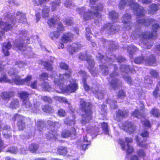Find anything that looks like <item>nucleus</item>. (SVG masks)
<instances>
[{
	"mask_svg": "<svg viewBox=\"0 0 160 160\" xmlns=\"http://www.w3.org/2000/svg\"><path fill=\"white\" fill-rule=\"evenodd\" d=\"M72 23V19L71 18H68L65 21V23L67 25H71Z\"/></svg>",
	"mask_w": 160,
	"mask_h": 160,
	"instance_id": "nucleus-64",
	"label": "nucleus"
},
{
	"mask_svg": "<svg viewBox=\"0 0 160 160\" xmlns=\"http://www.w3.org/2000/svg\"><path fill=\"white\" fill-rule=\"evenodd\" d=\"M98 0H90L91 10L88 12L85 11L84 7L78 8L76 9L77 12L78 13L83 19L88 20L95 18V23L97 24L101 20V15L99 11H101L103 9V6L101 4L98 6L95 5V3Z\"/></svg>",
	"mask_w": 160,
	"mask_h": 160,
	"instance_id": "nucleus-1",
	"label": "nucleus"
},
{
	"mask_svg": "<svg viewBox=\"0 0 160 160\" xmlns=\"http://www.w3.org/2000/svg\"><path fill=\"white\" fill-rule=\"evenodd\" d=\"M19 102L18 99H16L13 100L10 104V108H16L18 107Z\"/></svg>",
	"mask_w": 160,
	"mask_h": 160,
	"instance_id": "nucleus-37",
	"label": "nucleus"
},
{
	"mask_svg": "<svg viewBox=\"0 0 160 160\" xmlns=\"http://www.w3.org/2000/svg\"><path fill=\"white\" fill-rule=\"evenodd\" d=\"M65 114L64 110L62 109H60L58 111V115L61 117H64Z\"/></svg>",
	"mask_w": 160,
	"mask_h": 160,
	"instance_id": "nucleus-61",
	"label": "nucleus"
},
{
	"mask_svg": "<svg viewBox=\"0 0 160 160\" xmlns=\"http://www.w3.org/2000/svg\"><path fill=\"white\" fill-rule=\"evenodd\" d=\"M137 20L138 23L142 24L145 26H148L151 23V22L153 20V19H151L149 20H145V19H137Z\"/></svg>",
	"mask_w": 160,
	"mask_h": 160,
	"instance_id": "nucleus-28",
	"label": "nucleus"
},
{
	"mask_svg": "<svg viewBox=\"0 0 160 160\" xmlns=\"http://www.w3.org/2000/svg\"><path fill=\"white\" fill-rule=\"evenodd\" d=\"M116 102L115 101H113L111 103H110V107L112 109H115L117 108V106L115 104Z\"/></svg>",
	"mask_w": 160,
	"mask_h": 160,
	"instance_id": "nucleus-60",
	"label": "nucleus"
},
{
	"mask_svg": "<svg viewBox=\"0 0 160 160\" xmlns=\"http://www.w3.org/2000/svg\"><path fill=\"white\" fill-rule=\"evenodd\" d=\"M120 127L121 129L129 133L133 132L136 130V126L133 123L128 121L120 125Z\"/></svg>",
	"mask_w": 160,
	"mask_h": 160,
	"instance_id": "nucleus-12",
	"label": "nucleus"
},
{
	"mask_svg": "<svg viewBox=\"0 0 160 160\" xmlns=\"http://www.w3.org/2000/svg\"><path fill=\"white\" fill-rule=\"evenodd\" d=\"M62 76H60V80L54 81L55 85L58 87L60 90V91L56 90V91L58 93L66 92L71 93L75 92L78 88V85L76 80L74 79L70 81V83L64 87L63 84L65 80L69 79L70 77L67 79L65 78L62 79Z\"/></svg>",
	"mask_w": 160,
	"mask_h": 160,
	"instance_id": "nucleus-3",
	"label": "nucleus"
},
{
	"mask_svg": "<svg viewBox=\"0 0 160 160\" xmlns=\"http://www.w3.org/2000/svg\"><path fill=\"white\" fill-rule=\"evenodd\" d=\"M127 5L133 8L134 13L136 15L137 18H141L144 14L143 8L139 6L133 0H128L127 1L123 0H120L119 4V8L122 10Z\"/></svg>",
	"mask_w": 160,
	"mask_h": 160,
	"instance_id": "nucleus-4",
	"label": "nucleus"
},
{
	"mask_svg": "<svg viewBox=\"0 0 160 160\" xmlns=\"http://www.w3.org/2000/svg\"><path fill=\"white\" fill-rule=\"evenodd\" d=\"M7 152H10L12 153H15L17 152V149L16 148L12 147L9 148Z\"/></svg>",
	"mask_w": 160,
	"mask_h": 160,
	"instance_id": "nucleus-58",
	"label": "nucleus"
},
{
	"mask_svg": "<svg viewBox=\"0 0 160 160\" xmlns=\"http://www.w3.org/2000/svg\"><path fill=\"white\" fill-rule=\"evenodd\" d=\"M11 47V43L8 42H5L3 44L2 47V50L3 53L6 56H8L9 55L8 50Z\"/></svg>",
	"mask_w": 160,
	"mask_h": 160,
	"instance_id": "nucleus-23",
	"label": "nucleus"
},
{
	"mask_svg": "<svg viewBox=\"0 0 160 160\" xmlns=\"http://www.w3.org/2000/svg\"><path fill=\"white\" fill-rule=\"evenodd\" d=\"M86 31L87 32L86 34V37L88 40H89L91 38V36L89 35V34L91 33V30L89 28H86Z\"/></svg>",
	"mask_w": 160,
	"mask_h": 160,
	"instance_id": "nucleus-63",
	"label": "nucleus"
},
{
	"mask_svg": "<svg viewBox=\"0 0 160 160\" xmlns=\"http://www.w3.org/2000/svg\"><path fill=\"white\" fill-rule=\"evenodd\" d=\"M42 64L48 70H52V66L51 62H44Z\"/></svg>",
	"mask_w": 160,
	"mask_h": 160,
	"instance_id": "nucleus-45",
	"label": "nucleus"
},
{
	"mask_svg": "<svg viewBox=\"0 0 160 160\" xmlns=\"http://www.w3.org/2000/svg\"><path fill=\"white\" fill-rule=\"evenodd\" d=\"M131 18L130 15L127 13L123 16L122 18V21L124 24L125 28L126 29L129 30L131 28V26L133 24V23L130 22Z\"/></svg>",
	"mask_w": 160,
	"mask_h": 160,
	"instance_id": "nucleus-16",
	"label": "nucleus"
},
{
	"mask_svg": "<svg viewBox=\"0 0 160 160\" xmlns=\"http://www.w3.org/2000/svg\"><path fill=\"white\" fill-rule=\"evenodd\" d=\"M137 153L139 156L142 157H143L146 155L145 151L142 149H140L138 150L137 151Z\"/></svg>",
	"mask_w": 160,
	"mask_h": 160,
	"instance_id": "nucleus-53",
	"label": "nucleus"
},
{
	"mask_svg": "<svg viewBox=\"0 0 160 160\" xmlns=\"http://www.w3.org/2000/svg\"><path fill=\"white\" fill-rule=\"evenodd\" d=\"M115 69V71L110 75V80L111 81L110 84L111 87L114 89H116L119 87L120 85L119 81H118L116 78L118 74L116 72L117 71L116 69V66H113Z\"/></svg>",
	"mask_w": 160,
	"mask_h": 160,
	"instance_id": "nucleus-10",
	"label": "nucleus"
},
{
	"mask_svg": "<svg viewBox=\"0 0 160 160\" xmlns=\"http://www.w3.org/2000/svg\"><path fill=\"white\" fill-rule=\"evenodd\" d=\"M120 69L122 71L126 73L129 72H132L134 70V69L132 68V69L130 68L128 66L124 65L122 66L120 68Z\"/></svg>",
	"mask_w": 160,
	"mask_h": 160,
	"instance_id": "nucleus-36",
	"label": "nucleus"
},
{
	"mask_svg": "<svg viewBox=\"0 0 160 160\" xmlns=\"http://www.w3.org/2000/svg\"><path fill=\"white\" fill-rule=\"evenodd\" d=\"M109 15L110 17L112 18V20L113 22H115L117 21L118 14L116 13L114 11H112L109 12Z\"/></svg>",
	"mask_w": 160,
	"mask_h": 160,
	"instance_id": "nucleus-29",
	"label": "nucleus"
},
{
	"mask_svg": "<svg viewBox=\"0 0 160 160\" xmlns=\"http://www.w3.org/2000/svg\"><path fill=\"white\" fill-rule=\"evenodd\" d=\"M159 8L158 5L155 4H153L151 7V10H149V12L153 14L154 12L157 11Z\"/></svg>",
	"mask_w": 160,
	"mask_h": 160,
	"instance_id": "nucleus-47",
	"label": "nucleus"
},
{
	"mask_svg": "<svg viewBox=\"0 0 160 160\" xmlns=\"http://www.w3.org/2000/svg\"><path fill=\"white\" fill-rule=\"evenodd\" d=\"M57 28L58 31L52 32L50 34V37L52 39L58 38L60 34L59 31H63L64 29V28L61 22L58 23Z\"/></svg>",
	"mask_w": 160,
	"mask_h": 160,
	"instance_id": "nucleus-17",
	"label": "nucleus"
},
{
	"mask_svg": "<svg viewBox=\"0 0 160 160\" xmlns=\"http://www.w3.org/2000/svg\"><path fill=\"white\" fill-rule=\"evenodd\" d=\"M58 153L60 155H65L67 153L68 151L66 147H61L57 150Z\"/></svg>",
	"mask_w": 160,
	"mask_h": 160,
	"instance_id": "nucleus-40",
	"label": "nucleus"
},
{
	"mask_svg": "<svg viewBox=\"0 0 160 160\" xmlns=\"http://www.w3.org/2000/svg\"><path fill=\"white\" fill-rule=\"evenodd\" d=\"M48 124L51 127V129H52V128H56L58 127V123L56 122H53L51 121H49L48 122Z\"/></svg>",
	"mask_w": 160,
	"mask_h": 160,
	"instance_id": "nucleus-52",
	"label": "nucleus"
},
{
	"mask_svg": "<svg viewBox=\"0 0 160 160\" xmlns=\"http://www.w3.org/2000/svg\"><path fill=\"white\" fill-rule=\"evenodd\" d=\"M102 127L104 132L107 135H109V129L108 124L105 122H103L101 124Z\"/></svg>",
	"mask_w": 160,
	"mask_h": 160,
	"instance_id": "nucleus-35",
	"label": "nucleus"
},
{
	"mask_svg": "<svg viewBox=\"0 0 160 160\" xmlns=\"http://www.w3.org/2000/svg\"><path fill=\"white\" fill-rule=\"evenodd\" d=\"M38 146L37 144L32 143L29 146V149L32 152L35 153L38 148Z\"/></svg>",
	"mask_w": 160,
	"mask_h": 160,
	"instance_id": "nucleus-39",
	"label": "nucleus"
},
{
	"mask_svg": "<svg viewBox=\"0 0 160 160\" xmlns=\"http://www.w3.org/2000/svg\"><path fill=\"white\" fill-rule=\"evenodd\" d=\"M155 57L153 56H151L149 59L145 60L142 57L137 58L134 60V62L137 64L145 62V63L148 64L150 65H152L155 62Z\"/></svg>",
	"mask_w": 160,
	"mask_h": 160,
	"instance_id": "nucleus-14",
	"label": "nucleus"
},
{
	"mask_svg": "<svg viewBox=\"0 0 160 160\" xmlns=\"http://www.w3.org/2000/svg\"><path fill=\"white\" fill-rule=\"evenodd\" d=\"M91 103L86 102L83 100L80 101L81 107L85 113L82 116L81 123L83 125H86L89 122L91 118V111L90 110Z\"/></svg>",
	"mask_w": 160,
	"mask_h": 160,
	"instance_id": "nucleus-5",
	"label": "nucleus"
},
{
	"mask_svg": "<svg viewBox=\"0 0 160 160\" xmlns=\"http://www.w3.org/2000/svg\"><path fill=\"white\" fill-rule=\"evenodd\" d=\"M96 57L97 59H98L100 61L102 62L106 61L107 62L110 63L111 62H112V59L111 58H107V60H105L104 56L99 53H98V55H97Z\"/></svg>",
	"mask_w": 160,
	"mask_h": 160,
	"instance_id": "nucleus-34",
	"label": "nucleus"
},
{
	"mask_svg": "<svg viewBox=\"0 0 160 160\" xmlns=\"http://www.w3.org/2000/svg\"><path fill=\"white\" fill-rule=\"evenodd\" d=\"M159 28V25L156 24H154L152 26L153 33L151 34L149 32H144L142 33L138 32H135V34L134 33L131 35V37L133 39H137L138 37L141 39H149L150 38H155L154 36H156L157 30Z\"/></svg>",
	"mask_w": 160,
	"mask_h": 160,
	"instance_id": "nucleus-6",
	"label": "nucleus"
},
{
	"mask_svg": "<svg viewBox=\"0 0 160 160\" xmlns=\"http://www.w3.org/2000/svg\"><path fill=\"white\" fill-rule=\"evenodd\" d=\"M42 109L44 112H46L50 113L52 111V108L48 105L43 106L42 107Z\"/></svg>",
	"mask_w": 160,
	"mask_h": 160,
	"instance_id": "nucleus-50",
	"label": "nucleus"
},
{
	"mask_svg": "<svg viewBox=\"0 0 160 160\" xmlns=\"http://www.w3.org/2000/svg\"><path fill=\"white\" fill-rule=\"evenodd\" d=\"M49 7L48 6H45L42 10V16L43 17H48L49 16Z\"/></svg>",
	"mask_w": 160,
	"mask_h": 160,
	"instance_id": "nucleus-33",
	"label": "nucleus"
},
{
	"mask_svg": "<svg viewBox=\"0 0 160 160\" xmlns=\"http://www.w3.org/2000/svg\"><path fill=\"white\" fill-rule=\"evenodd\" d=\"M54 98L60 102L67 103L69 105L68 100L65 97L55 96H54Z\"/></svg>",
	"mask_w": 160,
	"mask_h": 160,
	"instance_id": "nucleus-32",
	"label": "nucleus"
},
{
	"mask_svg": "<svg viewBox=\"0 0 160 160\" xmlns=\"http://www.w3.org/2000/svg\"><path fill=\"white\" fill-rule=\"evenodd\" d=\"M132 115L138 118H141V122L146 128L150 127L151 125L149 122L144 118V116L141 114V112L140 113L138 110H135L134 112H132Z\"/></svg>",
	"mask_w": 160,
	"mask_h": 160,
	"instance_id": "nucleus-11",
	"label": "nucleus"
},
{
	"mask_svg": "<svg viewBox=\"0 0 160 160\" xmlns=\"http://www.w3.org/2000/svg\"><path fill=\"white\" fill-rule=\"evenodd\" d=\"M58 136L57 131L54 130L50 131L49 132L48 135H47V138L48 139H54L55 140L58 139L57 136Z\"/></svg>",
	"mask_w": 160,
	"mask_h": 160,
	"instance_id": "nucleus-26",
	"label": "nucleus"
},
{
	"mask_svg": "<svg viewBox=\"0 0 160 160\" xmlns=\"http://www.w3.org/2000/svg\"><path fill=\"white\" fill-rule=\"evenodd\" d=\"M150 113L154 117H158L160 115L159 111L155 109H152Z\"/></svg>",
	"mask_w": 160,
	"mask_h": 160,
	"instance_id": "nucleus-51",
	"label": "nucleus"
},
{
	"mask_svg": "<svg viewBox=\"0 0 160 160\" xmlns=\"http://www.w3.org/2000/svg\"><path fill=\"white\" fill-rule=\"evenodd\" d=\"M60 68L62 69H64L65 70H67V72H66V73L62 75L60 74L59 77H58V78H55V79H54V81L55 80H60V77L61 75V76H62V79L65 78H66V79H67L68 78H69L70 77V73H71V70L70 69H68V66L67 64H66L65 63L62 62L60 63Z\"/></svg>",
	"mask_w": 160,
	"mask_h": 160,
	"instance_id": "nucleus-15",
	"label": "nucleus"
},
{
	"mask_svg": "<svg viewBox=\"0 0 160 160\" xmlns=\"http://www.w3.org/2000/svg\"><path fill=\"white\" fill-rule=\"evenodd\" d=\"M80 73L82 75L83 77L82 79V83L84 89L86 91H88L90 89V88L89 86L86 83L85 78L86 76V74L85 72L82 71H80Z\"/></svg>",
	"mask_w": 160,
	"mask_h": 160,
	"instance_id": "nucleus-24",
	"label": "nucleus"
},
{
	"mask_svg": "<svg viewBox=\"0 0 160 160\" xmlns=\"http://www.w3.org/2000/svg\"><path fill=\"white\" fill-rule=\"evenodd\" d=\"M73 118L72 119H70L69 118H66L64 121L65 124L69 126H72L74 125L75 123V122L74 120L75 118L73 117Z\"/></svg>",
	"mask_w": 160,
	"mask_h": 160,
	"instance_id": "nucleus-42",
	"label": "nucleus"
},
{
	"mask_svg": "<svg viewBox=\"0 0 160 160\" xmlns=\"http://www.w3.org/2000/svg\"><path fill=\"white\" fill-rule=\"evenodd\" d=\"M118 97L119 98L122 99L125 97V93L122 90L120 91L118 95Z\"/></svg>",
	"mask_w": 160,
	"mask_h": 160,
	"instance_id": "nucleus-56",
	"label": "nucleus"
},
{
	"mask_svg": "<svg viewBox=\"0 0 160 160\" xmlns=\"http://www.w3.org/2000/svg\"><path fill=\"white\" fill-rule=\"evenodd\" d=\"M20 97L23 103L22 105L28 110L35 113H37L39 110L38 108L35 104H34V110L32 109L31 108V104L28 100V97L29 94L25 92H22L19 93Z\"/></svg>",
	"mask_w": 160,
	"mask_h": 160,
	"instance_id": "nucleus-7",
	"label": "nucleus"
},
{
	"mask_svg": "<svg viewBox=\"0 0 160 160\" xmlns=\"http://www.w3.org/2000/svg\"><path fill=\"white\" fill-rule=\"evenodd\" d=\"M16 64L20 68L24 67L26 65V63L21 61L17 62Z\"/></svg>",
	"mask_w": 160,
	"mask_h": 160,
	"instance_id": "nucleus-54",
	"label": "nucleus"
},
{
	"mask_svg": "<svg viewBox=\"0 0 160 160\" xmlns=\"http://www.w3.org/2000/svg\"><path fill=\"white\" fill-rule=\"evenodd\" d=\"M100 68L102 73L105 75H107L108 73V69L107 67L105 65H102L100 66Z\"/></svg>",
	"mask_w": 160,
	"mask_h": 160,
	"instance_id": "nucleus-44",
	"label": "nucleus"
},
{
	"mask_svg": "<svg viewBox=\"0 0 160 160\" xmlns=\"http://www.w3.org/2000/svg\"><path fill=\"white\" fill-rule=\"evenodd\" d=\"M61 2L59 0H57L54 1L52 4V10H54L58 7L59 6Z\"/></svg>",
	"mask_w": 160,
	"mask_h": 160,
	"instance_id": "nucleus-46",
	"label": "nucleus"
},
{
	"mask_svg": "<svg viewBox=\"0 0 160 160\" xmlns=\"http://www.w3.org/2000/svg\"><path fill=\"white\" fill-rule=\"evenodd\" d=\"M42 89L44 90L50 91V86L48 83L44 82L41 86Z\"/></svg>",
	"mask_w": 160,
	"mask_h": 160,
	"instance_id": "nucleus-49",
	"label": "nucleus"
},
{
	"mask_svg": "<svg viewBox=\"0 0 160 160\" xmlns=\"http://www.w3.org/2000/svg\"><path fill=\"white\" fill-rule=\"evenodd\" d=\"M82 46L79 43H73L72 45L68 46L67 47V49L70 53L72 54L78 49H80Z\"/></svg>",
	"mask_w": 160,
	"mask_h": 160,
	"instance_id": "nucleus-20",
	"label": "nucleus"
},
{
	"mask_svg": "<svg viewBox=\"0 0 160 160\" xmlns=\"http://www.w3.org/2000/svg\"><path fill=\"white\" fill-rule=\"evenodd\" d=\"M76 134V130L74 128L72 129V131L67 130H64L62 131L61 136L63 138H67L69 137H72L74 136Z\"/></svg>",
	"mask_w": 160,
	"mask_h": 160,
	"instance_id": "nucleus-21",
	"label": "nucleus"
},
{
	"mask_svg": "<svg viewBox=\"0 0 160 160\" xmlns=\"http://www.w3.org/2000/svg\"><path fill=\"white\" fill-rule=\"evenodd\" d=\"M125 140L126 143V145H125L124 141L122 140L119 139V142L121 145L122 149L123 150H125L128 154L132 153L134 151L133 148L129 144L132 142V138L126 137L125 138Z\"/></svg>",
	"mask_w": 160,
	"mask_h": 160,
	"instance_id": "nucleus-9",
	"label": "nucleus"
},
{
	"mask_svg": "<svg viewBox=\"0 0 160 160\" xmlns=\"http://www.w3.org/2000/svg\"><path fill=\"white\" fill-rule=\"evenodd\" d=\"M73 35L70 32L64 33L61 37V43L59 46L58 48L59 49L63 48L64 46L63 43L70 42L73 38Z\"/></svg>",
	"mask_w": 160,
	"mask_h": 160,
	"instance_id": "nucleus-13",
	"label": "nucleus"
},
{
	"mask_svg": "<svg viewBox=\"0 0 160 160\" xmlns=\"http://www.w3.org/2000/svg\"><path fill=\"white\" fill-rule=\"evenodd\" d=\"M107 108L105 105H102L101 107V111L100 112V115H103L104 117L102 118V119H104L106 116V110Z\"/></svg>",
	"mask_w": 160,
	"mask_h": 160,
	"instance_id": "nucleus-43",
	"label": "nucleus"
},
{
	"mask_svg": "<svg viewBox=\"0 0 160 160\" xmlns=\"http://www.w3.org/2000/svg\"><path fill=\"white\" fill-rule=\"evenodd\" d=\"M86 130L88 133H94L95 134L97 132H98L99 128L97 127L94 128L91 127L90 124L87 127Z\"/></svg>",
	"mask_w": 160,
	"mask_h": 160,
	"instance_id": "nucleus-27",
	"label": "nucleus"
},
{
	"mask_svg": "<svg viewBox=\"0 0 160 160\" xmlns=\"http://www.w3.org/2000/svg\"><path fill=\"white\" fill-rule=\"evenodd\" d=\"M127 76H123V77L124 78L125 80L130 85H131L132 84V81L131 79V77L128 76L127 74Z\"/></svg>",
	"mask_w": 160,
	"mask_h": 160,
	"instance_id": "nucleus-59",
	"label": "nucleus"
},
{
	"mask_svg": "<svg viewBox=\"0 0 160 160\" xmlns=\"http://www.w3.org/2000/svg\"><path fill=\"white\" fill-rule=\"evenodd\" d=\"M48 77V74L45 73H43L41 74L40 75V78L42 79H47Z\"/></svg>",
	"mask_w": 160,
	"mask_h": 160,
	"instance_id": "nucleus-62",
	"label": "nucleus"
},
{
	"mask_svg": "<svg viewBox=\"0 0 160 160\" xmlns=\"http://www.w3.org/2000/svg\"><path fill=\"white\" fill-rule=\"evenodd\" d=\"M110 29L112 31L113 30H114V29L113 28L112 26H111V24L108 23L103 26L101 29V31H107L108 30Z\"/></svg>",
	"mask_w": 160,
	"mask_h": 160,
	"instance_id": "nucleus-38",
	"label": "nucleus"
},
{
	"mask_svg": "<svg viewBox=\"0 0 160 160\" xmlns=\"http://www.w3.org/2000/svg\"><path fill=\"white\" fill-rule=\"evenodd\" d=\"M24 118L22 116L17 114L13 118L14 120L18 121L17 125L18 128L20 130H22L25 127V123L23 122Z\"/></svg>",
	"mask_w": 160,
	"mask_h": 160,
	"instance_id": "nucleus-18",
	"label": "nucleus"
},
{
	"mask_svg": "<svg viewBox=\"0 0 160 160\" xmlns=\"http://www.w3.org/2000/svg\"><path fill=\"white\" fill-rule=\"evenodd\" d=\"M79 58L81 60L86 59L88 63V68L91 73L93 75L95 76L96 73L95 72V69L94 67V62L91 57L88 56L86 52L80 54Z\"/></svg>",
	"mask_w": 160,
	"mask_h": 160,
	"instance_id": "nucleus-8",
	"label": "nucleus"
},
{
	"mask_svg": "<svg viewBox=\"0 0 160 160\" xmlns=\"http://www.w3.org/2000/svg\"><path fill=\"white\" fill-rule=\"evenodd\" d=\"M18 72L17 70H13V68L10 69L8 72V73L10 76H12V81L8 79L5 75H3L2 78H0V82H7L9 83L14 82L18 85H22L23 84L30 85L31 87L33 88H37V82L34 81L32 82L30 85L29 83V81L31 79L32 77L31 76H28L25 79H21L19 76L17 75Z\"/></svg>",
	"mask_w": 160,
	"mask_h": 160,
	"instance_id": "nucleus-2",
	"label": "nucleus"
},
{
	"mask_svg": "<svg viewBox=\"0 0 160 160\" xmlns=\"http://www.w3.org/2000/svg\"><path fill=\"white\" fill-rule=\"evenodd\" d=\"M11 97L10 94L7 92H3L2 93L1 98L3 100L6 101L9 100L10 98Z\"/></svg>",
	"mask_w": 160,
	"mask_h": 160,
	"instance_id": "nucleus-41",
	"label": "nucleus"
},
{
	"mask_svg": "<svg viewBox=\"0 0 160 160\" xmlns=\"http://www.w3.org/2000/svg\"><path fill=\"white\" fill-rule=\"evenodd\" d=\"M64 6L67 8H72L74 6V4L72 3L71 2L67 1L64 3Z\"/></svg>",
	"mask_w": 160,
	"mask_h": 160,
	"instance_id": "nucleus-55",
	"label": "nucleus"
},
{
	"mask_svg": "<svg viewBox=\"0 0 160 160\" xmlns=\"http://www.w3.org/2000/svg\"><path fill=\"white\" fill-rule=\"evenodd\" d=\"M16 48L20 50L24 51L26 49V47L23 45V43H20L18 44L16 46Z\"/></svg>",
	"mask_w": 160,
	"mask_h": 160,
	"instance_id": "nucleus-48",
	"label": "nucleus"
},
{
	"mask_svg": "<svg viewBox=\"0 0 160 160\" xmlns=\"http://www.w3.org/2000/svg\"><path fill=\"white\" fill-rule=\"evenodd\" d=\"M136 140L137 142V145L139 147L146 148L147 147V144L145 142V141H142L140 139H139L138 136L136 138Z\"/></svg>",
	"mask_w": 160,
	"mask_h": 160,
	"instance_id": "nucleus-30",
	"label": "nucleus"
},
{
	"mask_svg": "<svg viewBox=\"0 0 160 160\" xmlns=\"http://www.w3.org/2000/svg\"><path fill=\"white\" fill-rule=\"evenodd\" d=\"M58 18L57 17H56L49 20L48 21V24L49 25L50 27H54L55 23H58V21L57 19Z\"/></svg>",
	"mask_w": 160,
	"mask_h": 160,
	"instance_id": "nucleus-31",
	"label": "nucleus"
},
{
	"mask_svg": "<svg viewBox=\"0 0 160 160\" xmlns=\"http://www.w3.org/2000/svg\"><path fill=\"white\" fill-rule=\"evenodd\" d=\"M92 90L93 93L95 94L96 97L98 99H102L103 98V94L102 91H99L98 87H96V88H93Z\"/></svg>",
	"mask_w": 160,
	"mask_h": 160,
	"instance_id": "nucleus-25",
	"label": "nucleus"
},
{
	"mask_svg": "<svg viewBox=\"0 0 160 160\" xmlns=\"http://www.w3.org/2000/svg\"><path fill=\"white\" fill-rule=\"evenodd\" d=\"M137 49V48L133 45L129 46L128 47L127 50L128 51L133 52Z\"/></svg>",
	"mask_w": 160,
	"mask_h": 160,
	"instance_id": "nucleus-57",
	"label": "nucleus"
},
{
	"mask_svg": "<svg viewBox=\"0 0 160 160\" xmlns=\"http://www.w3.org/2000/svg\"><path fill=\"white\" fill-rule=\"evenodd\" d=\"M127 112H124L122 111L119 110L117 112L115 116H114V118L116 120L119 121L122 118L127 116Z\"/></svg>",
	"mask_w": 160,
	"mask_h": 160,
	"instance_id": "nucleus-22",
	"label": "nucleus"
},
{
	"mask_svg": "<svg viewBox=\"0 0 160 160\" xmlns=\"http://www.w3.org/2000/svg\"><path fill=\"white\" fill-rule=\"evenodd\" d=\"M3 130V133L5 138H9L11 135L10 132L11 128L9 126L5 125L4 124L0 125V131L2 130Z\"/></svg>",
	"mask_w": 160,
	"mask_h": 160,
	"instance_id": "nucleus-19",
	"label": "nucleus"
}]
</instances>
